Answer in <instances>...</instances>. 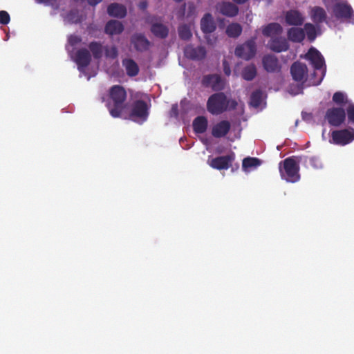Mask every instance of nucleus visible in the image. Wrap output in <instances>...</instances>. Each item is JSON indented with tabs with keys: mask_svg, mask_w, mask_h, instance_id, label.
Returning <instances> with one entry per match:
<instances>
[{
	"mask_svg": "<svg viewBox=\"0 0 354 354\" xmlns=\"http://www.w3.org/2000/svg\"><path fill=\"white\" fill-rule=\"evenodd\" d=\"M262 64L263 68L268 73H276L281 70L279 60L274 55L268 54L264 55L262 59Z\"/></svg>",
	"mask_w": 354,
	"mask_h": 354,
	"instance_id": "dca6fc26",
	"label": "nucleus"
},
{
	"mask_svg": "<svg viewBox=\"0 0 354 354\" xmlns=\"http://www.w3.org/2000/svg\"><path fill=\"white\" fill-rule=\"evenodd\" d=\"M226 111L227 110H234L236 109L238 104H237V102L235 100H232V99H230V100H227V102H226Z\"/></svg>",
	"mask_w": 354,
	"mask_h": 354,
	"instance_id": "37998d69",
	"label": "nucleus"
},
{
	"mask_svg": "<svg viewBox=\"0 0 354 354\" xmlns=\"http://www.w3.org/2000/svg\"><path fill=\"white\" fill-rule=\"evenodd\" d=\"M268 46L270 50L275 53L287 51L290 47L288 40L280 36L272 37L268 43Z\"/></svg>",
	"mask_w": 354,
	"mask_h": 354,
	"instance_id": "ddd939ff",
	"label": "nucleus"
},
{
	"mask_svg": "<svg viewBox=\"0 0 354 354\" xmlns=\"http://www.w3.org/2000/svg\"><path fill=\"white\" fill-rule=\"evenodd\" d=\"M232 1L238 4H243V3H245L248 0H232Z\"/></svg>",
	"mask_w": 354,
	"mask_h": 354,
	"instance_id": "09e8293b",
	"label": "nucleus"
},
{
	"mask_svg": "<svg viewBox=\"0 0 354 354\" xmlns=\"http://www.w3.org/2000/svg\"><path fill=\"white\" fill-rule=\"evenodd\" d=\"M170 115L177 118L178 116V108L177 104H173L170 110Z\"/></svg>",
	"mask_w": 354,
	"mask_h": 354,
	"instance_id": "a18cd8bd",
	"label": "nucleus"
},
{
	"mask_svg": "<svg viewBox=\"0 0 354 354\" xmlns=\"http://www.w3.org/2000/svg\"><path fill=\"white\" fill-rule=\"evenodd\" d=\"M178 31L179 37L183 40L187 41L192 36L189 27L186 24L180 26Z\"/></svg>",
	"mask_w": 354,
	"mask_h": 354,
	"instance_id": "c9c22d12",
	"label": "nucleus"
},
{
	"mask_svg": "<svg viewBox=\"0 0 354 354\" xmlns=\"http://www.w3.org/2000/svg\"><path fill=\"white\" fill-rule=\"evenodd\" d=\"M102 0H86L87 3L91 6H95Z\"/></svg>",
	"mask_w": 354,
	"mask_h": 354,
	"instance_id": "49530a36",
	"label": "nucleus"
},
{
	"mask_svg": "<svg viewBox=\"0 0 354 354\" xmlns=\"http://www.w3.org/2000/svg\"><path fill=\"white\" fill-rule=\"evenodd\" d=\"M104 50L105 56L107 58L115 59L118 55V48L115 46H112L111 47L105 46Z\"/></svg>",
	"mask_w": 354,
	"mask_h": 354,
	"instance_id": "58836bf2",
	"label": "nucleus"
},
{
	"mask_svg": "<svg viewBox=\"0 0 354 354\" xmlns=\"http://www.w3.org/2000/svg\"><path fill=\"white\" fill-rule=\"evenodd\" d=\"M333 143L338 145H346L354 140V129L335 130L331 133Z\"/></svg>",
	"mask_w": 354,
	"mask_h": 354,
	"instance_id": "423d86ee",
	"label": "nucleus"
},
{
	"mask_svg": "<svg viewBox=\"0 0 354 354\" xmlns=\"http://www.w3.org/2000/svg\"><path fill=\"white\" fill-rule=\"evenodd\" d=\"M230 128L231 124L229 121L222 120L213 127L212 134L214 138H222L229 133Z\"/></svg>",
	"mask_w": 354,
	"mask_h": 354,
	"instance_id": "412c9836",
	"label": "nucleus"
},
{
	"mask_svg": "<svg viewBox=\"0 0 354 354\" xmlns=\"http://www.w3.org/2000/svg\"><path fill=\"white\" fill-rule=\"evenodd\" d=\"M333 101L335 104L339 106H343L351 103L346 95L341 91L335 92L333 96Z\"/></svg>",
	"mask_w": 354,
	"mask_h": 354,
	"instance_id": "72a5a7b5",
	"label": "nucleus"
},
{
	"mask_svg": "<svg viewBox=\"0 0 354 354\" xmlns=\"http://www.w3.org/2000/svg\"><path fill=\"white\" fill-rule=\"evenodd\" d=\"M287 36L290 41L300 43L305 39V32L301 28L292 27L288 30Z\"/></svg>",
	"mask_w": 354,
	"mask_h": 354,
	"instance_id": "bb28decb",
	"label": "nucleus"
},
{
	"mask_svg": "<svg viewBox=\"0 0 354 354\" xmlns=\"http://www.w3.org/2000/svg\"><path fill=\"white\" fill-rule=\"evenodd\" d=\"M322 76H324V73L322 74ZM322 79H323V77H322L319 79V80H318V81L317 82V83H316L315 84H316V85L319 84L321 83V82H322Z\"/></svg>",
	"mask_w": 354,
	"mask_h": 354,
	"instance_id": "8fccbe9b",
	"label": "nucleus"
},
{
	"mask_svg": "<svg viewBox=\"0 0 354 354\" xmlns=\"http://www.w3.org/2000/svg\"><path fill=\"white\" fill-rule=\"evenodd\" d=\"M123 30V24L120 21L114 19L109 20L104 27L105 33L111 36L120 35Z\"/></svg>",
	"mask_w": 354,
	"mask_h": 354,
	"instance_id": "5701e85b",
	"label": "nucleus"
},
{
	"mask_svg": "<svg viewBox=\"0 0 354 354\" xmlns=\"http://www.w3.org/2000/svg\"><path fill=\"white\" fill-rule=\"evenodd\" d=\"M257 53L255 38L246 41L244 44L236 46L235 55L245 60H249L254 57Z\"/></svg>",
	"mask_w": 354,
	"mask_h": 354,
	"instance_id": "39448f33",
	"label": "nucleus"
},
{
	"mask_svg": "<svg viewBox=\"0 0 354 354\" xmlns=\"http://www.w3.org/2000/svg\"><path fill=\"white\" fill-rule=\"evenodd\" d=\"M88 48L92 53L93 57L96 59L102 58L104 48L102 44L99 41H91L88 44Z\"/></svg>",
	"mask_w": 354,
	"mask_h": 354,
	"instance_id": "7c9ffc66",
	"label": "nucleus"
},
{
	"mask_svg": "<svg viewBox=\"0 0 354 354\" xmlns=\"http://www.w3.org/2000/svg\"><path fill=\"white\" fill-rule=\"evenodd\" d=\"M261 160L257 158L247 157L243 160V169L247 171L249 168L257 167L261 165Z\"/></svg>",
	"mask_w": 354,
	"mask_h": 354,
	"instance_id": "f704fd0d",
	"label": "nucleus"
},
{
	"mask_svg": "<svg viewBox=\"0 0 354 354\" xmlns=\"http://www.w3.org/2000/svg\"><path fill=\"white\" fill-rule=\"evenodd\" d=\"M234 160V154L232 153L212 158L209 161V165L211 167L218 170L227 169L231 166Z\"/></svg>",
	"mask_w": 354,
	"mask_h": 354,
	"instance_id": "f8f14e48",
	"label": "nucleus"
},
{
	"mask_svg": "<svg viewBox=\"0 0 354 354\" xmlns=\"http://www.w3.org/2000/svg\"><path fill=\"white\" fill-rule=\"evenodd\" d=\"M38 3L49 4L51 0H35Z\"/></svg>",
	"mask_w": 354,
	"mask_h": 354,
	"instance_id": "de8ad7c7",
	"label": "nucleus"
},
{
	"mask_svg": "<svg viewBox=\"0 0 354 354\" xmlns=\"http://www.w3.org/2000/svg\"><path fill=\"white\" fill-rule=\"evenodd\" d=\"M149 115V107L146 102L142 100H136L131 106L129 118L134 121H146Z\"/></svg>",
	"mask_w": 354,
	"mask_h": 354,
	"instance_id": "20e7f679",
	"label": "nucleus"
},
{
	"mask_svg": "<svg viewBox=\"0 0 354 354\" xmlns=\"http://www.w3.org/2000/svg\"><path fill=\"white\" fill-rule=\"evenodd\" d=\"M306 57L309 59L313 65L315 69L320 70L324 65V59L319 51L316 48H310L306 55Z\"/></svg>",
	"mask_w": 354,
	"mask_h": 354,
	"instance_id": "a211bd4d",
	"label": "nucleus"
},
{
	"mask_svg": "<svg viewBox=\"0 0 354 354\" xmlns=\"http://www.w3.org/2000/svg\"><path fill=\"white\" fill-rule=\"evenodd\" d=\"M310 14L311 19L316 24L326 21V12L322 7L315 6L312 8Z\"/></svg>",
	"mask_w": 354,
	"mask_h": 354,
	"instance_id": "a878e982",
	"label": "nucleus"
},
{
	"mask_svg": "<svg viewBox=\"0 0 354 354\" xmlns=\"http://www.w3.org/2000/svg\"><path fill=\"white\" fill-rule=\"evenodd\" d=\"M150 30L154 37L161 39H166L169 32L168 26L161 22H152Z\"/></svg>",
	"mask_w": 354,
	"mask_h": 354,
	"instance_id": "6ab92c4d",
	"label": "nucleus"
},
{
	"mask_svg": "<svg viewBox=\"0 0 354 354\" xmlns=\"http://www.w3.org/2000/svg\"><path fill=\"white\" fill-rule=\"evenodd\" d=\"M175 2L176 3H180L181 1H183V0H174Z\"/></svg>",
	"mask_w": 354,
	"mask_h": 354,
	"instance_id": "603ef678",
	"label": "nucleus"
},
{
	"mask_svg": "<svg viewBox=\"0 0 354 354\" xmlns=\"http://www.w3.org/2000/svg\"><path fill=\"white\" fill-rule=\"evenodd\" d=\"M107 13L110 17L122 19L127 15L126 7L118 3H111L107 7Z\"/></svg>",
	"mask_w": 354,
	"mask_h": 354,
	"instance_id": "aec40b11",
	"label": "nucleus"
},
{
	"mask_svg": "<svg viewBox=\"0 0 354 354\" xmlns=\"http://www.w3.org/2000/svg\"><path fill=\"white\" fill-rule=\"evenodd\" d=\"M242 27L238 23H232L226 28V34L228 37L237 38L242 32Z\"/></svg>",
	"mask_w": 354,
	"mask_h": 354,
	"instance_id": "2f4dec72",
	"label": "nucleus"
},
{
	"mask_svg": "<svg viewBox=\"0 0 354 354\" xmlns=\"http://www.w3.org/2000/svg\"><path fill=\"white\" fill-rule=\"evenodd\" d=\"M346 111L348 122L354 124V104L352 102L349 103L346 109Z\"/></svg>",
	"mask_w": 354,
	"mask_h": 354,
	"instance_id": "ea45409f",
	"label": "nucleus"
},
{
	"mask_svg": "<svg viewBox=\"0 0 354 354\" xmlns=\"http://www.w3.org/2000/svg\"><path fill=\"white\" fill-rule=\"evenodd\" d=\"M10 21V15L5 10L0 11V24L7 25Z\"/></svg>",
	"mask_w": 354,
	"mask_h": 354,
	"instance_id": "a19ab883",
	"label": "nucleus"
},
{
	"mask_svg": "<svg viewBox=\"0 0 354 354\" xmlns=\"http://www.w3.org/2000/svg\"><path fill=\"white\" fill-rule=\"evenodd\" d=\"M131 44L137 52L142 53L149 50L151 41L142 33H135L130 39Z\"/></svg>",
	"mask_w": 354,
	"mask_h": 354,
	"instance_id": "1a4fd4ad",
	"label": "nucleus"
},
{
	"mask_svg": "<svg viewBox=\"0 0 354 354\" xmlns=\"http://www.w3.org/2000/svg\"><path fill=\"white\" fill-rule=\"evenodd\" d=\"M223 67L224 73L227 76H230L231 74V68H230L229 63L227 62V61L226 59H223Z\"/></svg>",
	"mask_w": 354,
	"mask_h": 354,
	"instance_id": "c03bdc74",
	"label": "nucleus"
},
{
	"mask_svg": "<svg viewBox=\"0 0 354 354\" xmlns=\"http://www.w3.org/2000/svg\"><path fill=\"white\" fill-rule=\"evenodd\" d=\"M285 21L288 26H301L305 20L304 15L297 10H290L285 13Z\"/></svg>",
	"mask_w": 354,
	"mask_h": 354,
	"instance_id": "f3484780",
	"label": "nucleus"
},
{
	"mask_svg": "<svg viewBox=\"0 0 354 354\" xmlns=\"http://www.w3.org/2000/svg\"><path fill=\"white\" fill-rule=\"evenodd\" d=\"M217 9L223 15L233 17L238 15L239 8L230 2H222L218 5Z\"/></svg>",
	"mask_w": 354,
	"mask_h": 354,
	"instance_id": "4be33fe9",
	"label": "nucleus"
},
{
	"mask_svg": "<svg viewBox=\"0 0 354 354\" xmlns=\"http://www.w3.org/2000/svg\"><path fill=\"white\" fill-rule=\"evenodd\" d=\"M333 12L335 18L338 19H351L354 13L352 7L349 4L343 2L336 3L333 7Z\"/></svg>",
	"mask_w": 354,
	"mask_h": 354,
	"instance_id": "9b49d317",
	"label": "nucleus"
},
{
	"mask_svg": "<svg viewBox=\"0 0 354 354\" xmlns=\"http://www.w3.org/2000/svg\"><path fill=\"white\" fill-rule=\"evenodd\" d=\"M74 61L79 69L87 67L91 62V55L89 50L85 48L77 50L75 53Z\"/></svg>",
	"mask_w": 354,
	"mask_h": 354,
	"instance_id": "2eb2a0df",
	"label": "nucleus"
},
{
	"mask_svg": "<svg viewBox=\"0 0 354 354\" xmlns=\"http://www.w3.org/2000/svg\"><path fill=\"white\" fill-rule=\"evenodd\" d=\"M262 92L256 90L250 95V104L254 107H259L261 103Z\"/></svg>",
	"mask_w": 354,
	"mask_h": 354,
	"instance_id": "e433bc0d",
	"label": "nucleus"
},
{
	"mask_svg": "<svg viewBox=\"0 0 354 354\" xmlns=\"http://www.w3.org/2000/svg\"><path fill=\"white\" fill-rule=\"evenodd\" d=\"M279 170L282 179L287 182L296 183L299 180V166L295 157H288L279 162Z\"/></svg>",
	"mask_w": 354,
	"mask_h": 354,
	"instance_id": "f03ea898",
	"label": "nucleus"
},
{
	"mask_svg": "<svg viewBox=\"0 0 354 354\" xmlns=\"http://www.w3.org/2000/svg\"><path fill=\"white\" fill-rule=\"evenodd\" d=\"M122 63L129 77H135L138 74L139 66L133 59L126 58L122 60Z\"/></svg>",
	"mask_w": 354,
	"mask_h": 354,
	"instance_id": "cd10ccee",
	"label": "nucleus"
},
{
	"mask_svg": "<svg viewBox=\"0 0 354 354\" xmlns=\"http://www.w3.org/2000/svg\"><path fill=\"white\" fill-rule=\"evenodd\" d=\"M325 117L330 125L339 127L346 120V111L342 107H333L326 111Z\"/></svg>",
	"mask_w": 354,
	"mask_h": 354,
	"instance_id": "0eeeda50",
	"label": "nucleus"
},
{
	"mask_svg": "<svg viewBox=\"0 0 354 354\" xmlns=\"http://www.w3.org/2000/svg\"><path fill=\"white\" fill-rule=\"evenodd\" d=\"M283 32L282 26L278 23H270L262 29V34L265 37H275L279 36Z\"/></svg>",
	"mask_w": 354,
	"mask_h": 354,
	"instance_id": "393cba45",
	"label": "nucleus"
},
{
	"mask_svg": "<svg viewBox=\"0 0 354 354\" xmlns=\"http://www.w3.org/2000/svg\"><path fill=\"white\" fill-rule=\"evenodd\" d=\"M227 97L224 93L212 95L207 102V111L213 115H219L226 111Z\"/></svg>",
	"mask_w": 354,
	"mask_h": 354,
	"instance_id": "7ed1b4c3",
	"label": "nucleus"
},
{
	"mask_svg": "<svg viewBox=\"0 0 354 354\" xmlns=\"http://www.w3.org/2000/svg\"><path fill=\"white\" fill-rule=\"evenodd\" d=\"M299 161L302 162L307 168L310 167L315 169H319L323 167L322 161L316 156L300 157Z\"/></svg>",
	"mask_w": 354,
	"mask_h": 354,
	"instance_id": "c756f323",
	"label": "nucleus"
},
{
	"mask_svg": "<svg viewBox=\"0 0 354 354\" xmlns=\"http://www.w3.org/2000/svg\"><path fill=\"white\" fill-rule=\"evenodd\" d=\"M216 24L210 13L204 15L201 20V28L203 33H212L216 30Z\"/></svg>",
	"mask_w": 354,
	"mask_h": 354,
	"instance_id": "b1692460",
	"label": "nucleus"
},
{
	"mask_svg": "<svg viewBox=\"0 0 354 354\" xmlns=\"http://www.w3.org/2000/svg\"><path fill=\"white\" fill-rule=\"evenodd\" d=\"M201 83L205 87H210L218 93L225 88V82L219 75L209 74L203 77Z\"/></svg>",
	"mask_w": 354,
	"mask_h": 354,
	"instance_id": "6e6552de",
	"label": "nucleus"
},
{
	"mask_svg": "<svg viewBox=\"0 0 354 354\" xmlns=\"http://www.w3.org/2000/svg\"><path fill=\"white\" fill-rule=\"evenodd\" d=\"M68 43L70 44V45H71L72 46H76L77 44H78L79 43H80L82 41V39L80 36H77V35H71L68 37Z\"/></svg>",
	"mask_w": 354,
	"mask_h": 354,
	"instance_id": "79ce46f5",
	"label": "nucleus"
},
{
	"mask_svg": "<svg viewBox=\"0 0 354 354\" xmlns=\"http://www.w3.org/2000/svg\"><path fill=\"white\" fill-rule=\"evenodd\" d=\"M127 91L120 85H113L109 90L106 106L113 118H120L124 109Z\"/></svg>",
	"mask_w": 354,
	"mask_h": 354,
	"instance_id": "f257e3e1",
	"label": "nucleus"
},
{
	"mask_svg": "<svg viewBox=\"0 0 354 354\" xmlns=\"http://www.w3.org/2000/svg\"><path fill=\"white\" fill-rule=\"evenodd\" d=\"M146 7V3H142L141 8H144Z\"/></svg>",
	"mask_w": 354,
	"mask_h": 354,
	"instance_id": "3c124183",
	"label": "nucleus"
},
{
	"mask_svg": "<svg viewBox=\"0 0 354 354\" xmlns=\"http://www.w3.org/2000/svg\"><path fill=\"white\" fill-rule=\"evenodd\" d=\"M290 73L295 81L304 83L307 80V66L300 62H295L290 67Z\"/></svg>",
	"mask_w": 354,
	"mask_h": 354,
	"instance_id": "9d476101",
	"label": "nucleus"
},
{
	"mask_svg": "<svg viewBox=\"0 0 354 354\" xmlns=\"http://www.w3.org/2000/svg\"><path fill=\"white\" fill-rule=\"evenodd\" d=\"M306 31L308 39L310 41H313L315 39L317 34L316 29L313 24L310 23H306L304 25V32Z\"/></svg>",
	"mask_w": 354,
	"mask_h": 354,
	"instance_id": "4c0bfd02",
	"label": "nucleus"
},
{
	"mask_svg": "<svg viewBox=\"0 0 354 354\" xmlns=\"http://www.w3.org/2000/svg\"><path fill=\"white\" fill-rule=\"evenodd\" d=\"M257 68L254 64H251L244 67L242 71V77L247 81L252 80L257 75Z\"/></svg>",
	"mask_w": 354,
	"mask_h": 354,
	"instance_id": "473e14b6",
	"label": "nucleus"
},
{
	"mask_svg": "<svg viewBox=\"0 0 354 354\" xmlns=\"http://www.w3.org/2000/svg\"><path fill=\"white\" fill-rule=\"evenodd\" d=\"M185 56L192 60H202L206 56V50L203 46L194 47L187 45L184 49Z\"/></svg>",
	"mask_w": 354,
	"mask_h": 354,
	"instance_id": "4468645a",
	"label": "nucleus"
},
{
	"mask_svg": "<svg viewBox=\"0 0 354 354\" xmlns=\"http://www.w3.org/2000/svg\"><path fill=\"white\" fill-rule=\"evenodd\" d=\"M207 119L204 116L196 117L192 123L194 131L196 133H203L207 129Z\"/></svg>",
	"mask_w": 354,
	"mask_h": 354,
	"instance_id": "c85d7f7f",
	"label": "nucleus"
}]
</instances>
